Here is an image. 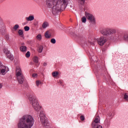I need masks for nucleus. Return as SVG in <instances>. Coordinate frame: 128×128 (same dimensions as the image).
<instances>
[{"label": "nucleus", "mask_w": 128, "mask_h": 128, "mask_svg": "<svg viewBox=\"0 0 128 128\" xmlns=\"http://www.w3.org/2000/svg\"><path fill=\"white\" fill-rule=\"evenodd\" d=\"M46 4L48 8H52V14L56 16L60 12V10H66L68 0H46Z\"/></svg>", "instance_id": "f257e3e1"}, {"label": "nucleus", "mask_w": 128, "mask_h": 128, "mask_svg": "<svg viewBox=\"0 0 128 128\" xmlns=\"http://www.w3.org/2000/svg\"><path fill=\"white\" fill-rule=\"evenodd\" d=\"M34 122L32 116L26 114L22 116L18 124V128H32Z\"/></svg>", "instance_id": "f03ea898"}, {"label": "nucleus", "mask_w": 128, "mask_h": 128, "mask_svg": "<svg viewBox=\"0 0 128 128\" xmlns=\"http://www.w3.org/2000/svg\"><path fill=\"white\" fill-rule=\"evenodd\" d=\"M28 99L30 104L32 106L33 108H34V110H35L37 112H40V110L42 109V107L38 104V102L36 98L34 96H33L32 95H30Z\"/></svg>", "instance_id": "7ed1b4c3"}, {"label": "nucleus", "mask_w": 128, "mask_h": 128, "mask_svg": "<svg viewBox=\"0 0 128 128\" xmlns=\"http://www.w3.org/2000/svg\"><path fill=\"white\" fill-rule=\"evenodd\" d=\"M100 33L103 36H112L116 32V30L115 29L110 28H102L100 30Z\"/></svg>", "instance_id": "20e7f679"}, {"label": "nucleus", "mask_w": 128, "mask_h": 128, "mask_svg": "<svg viewBox=\"0 0 128 128\" xmlns=\"http://www.w3.org/2000/svg\"><path fill=\"white\" fill-rule=\"evenodd\" d=\"M16 74L19 84H24V74H22V69L20 66L16 67Z\"/></svg>", "instance_id": "39448f33"}, {"label": "nucleus", "mask_w": 128, "mask_h": 128, "mask_svg": "<svg viewBox=\"0 0 128 128\" xmlns=\"http://www.w3.org/2000/svg\"><path fill=\"white\" fill-rule=\"evenodd\" d=\"M40 122L42 126H48L49 124L48 122V120H46V115H44V111L40 112Z\"/></svg>", "instance_id": "423d86ee"}, {"label": "nucleus", "mask_w": 128, "mask_h": 128, "mask_svg": "<svg viewBox=\"0 0 128 128\" xmlns=\"http://www.w3.org/2000/svg\"><path fill=\"white\" fill-rule=\"evenodd\" d=\"M85 16L87 20H88L90 24H96V18L94 15H92L90 13L85 12Z\"/></svg>", "instance_id": "0eeeda50"}, {"label": "nucleus", "mask_w": 128, "mask_h": 128, "mask_svg": "<svg viewBox=\"0 0 128 128\" xmlns=\"http://www.w3.org/2000/svg\"><path fill=\"white\" fill-rule=\"evenodd\" d=\"M8 71V68L4 66L2 62H0V74L3 75L6 74Z\"/></svg>", "instance_id": "6e6552de"}, {"label": "nucleus", "mask_w": 128, "mask_h": 128, "mask_svg": "<svg viewBox=\"0 0 128 128\" xmlns=\"http://www.w3.org/2000/svg\"><path fill=\"white\" fill-rule=\"evenodd\" d=\"M97 42H98V44L100 46H104V44L105 42H108V38H106L104 36H101L97 38Z\"/></svg>", "instance_id": "1a4fd4ad"}, {"label": "nucleus", "mask_w": 128, "mask_h": 128, "mask_svg": "<svg viewBox=\"0 0 128 128\" xmlns=\"http://www.w3.org/2000/svg\"><path fill=\"white\" fill-rule=\"evenodd\" d=\"M0 32L2 34H4L6 32V27L4 24V22H2V20L0 18Z\"/></svg>", "instance_id": "9d476101"}, {"label": "nucleus", "mask_w": 128, "mask_h": 128, "mask_svg": "<svg viewBox=\"0 0 128 128\" xmlns=\"http://www.w3.org/2000/svg\"><path fill=\"white\" fill-rule=\"evenodd\" d=\"M96 124H100V118L98 116H96L92 122V126Z\"/></svg>", "instance_id": "9b49d317"}, {"label": "nucleus", "mask_w": 128, "mask_h": 128, "mask_svg": "<svg viewBox=\"0 0 128 128\" xmlns=\"http://www.w3.org/2000/svg\"><path fill=\"white\" fill-rule=\"evenodd\" d=\"M44 36L46 38H50L52 37V32L50 30H48L45 32Z\"/></svg>", "instance_id": "f8f14e48"}, {"label": "nucleus", "mask_w": 128, "mask_h": 128, "mask_svg": "<svg viewBox=\"0 0 128 128\" xmlns=\"http://www.w3.org/2000/svg\"><path fill=\"white\" fill-rule=\"evenodd\" d=\"M122 38V34L120 32H118L116 34L115 37H114V38L116 40H120Z\"/></svg>", "instance_id": "ddd939ff"}, {"label": "nucleus", "mask_w": 128, "mask_h": 128, "mask_svg": "<svg viewBox=\"0 0 128 128\" xmlns=\"http://www.w3.org/2000/svg\"><path fill=\"white\" fill-rule=\"evenodd\" d=\"M27 48H26V46H20V50L22 52H26Z\"/></svg>", "instance_id": "4468645a"}, {"label": "nucleus", "mask_w": 128, "mask_h": 128, "mask_svg": "<svg viewBox=\"0 0 128 128\" xmlns=\"http://www.w3.org/2000/svg\"><path fill=\"white\" fill-rule=\"evenodd\" d=\"M34 20V16H30L26 18V20L28 22H32V20Z\"/></svg>", "instance_id": "2eb2a0df"}, {"label": "nucleus", "mask_w": 128, "mask_h": 128, "mask_svg": "<svg viewBox=\"0 0 128 128\" xmlns=\"http://www.w3.org/2000/svg\"><path fill=\"white\" fill-rule=\"evenodd\" d=\"M48 26V22H45L42 24V28H46Z\"/></svg>", "instance_id": "dca6fc26"}, {"label": "nucleus", "mask_w": 128, "mask_h": 128, "mask_svg": "<svg viewBox=\"0 0 128 128\" xmlns=\"http://www.w3.org/2000/svg\"><path fill=\"white\" fill-rule=\"evenodd\" d=\"M8 58H9V60H14V56H12V54H11L10 53L8 54L7 56H6Z\"/></svg>", "instance_id": "f3484780"}, {"label": "nucleus", "mask_w": 128, "mask_h": 128, "mask_svg": "<svg viewBox=\"0 0 128 128\" xmlns=\"http://www.w3.org/2000/svg\"><path fill=\"white\" fill-rule=\"evenodd\" d=\"M124 99L126 102H128V93H124Z\"/></svg>", "instance_id": "a211bd4d"}, {"label": "nucleus", "mask_w": 128, "mask_h": 128, "mask_svg": "<svg viewBox=\"0 0 128 128\" xmlns=\"http://www.w3.org/2000/svg\"><path fill=\"white\" fill-rule=\"evenodd\" d=\"M93 128H102V126L100 124H97L96 125H92Z\"/></svg>", "instance_id": "6ab92c4d"}, {"label": "nucleus", "mask_w": 128, "mask_h": 128, "mask_svg": "<svg viewBox=\"0 0 128 128\" xmlns=\"http://www.w3.org/2000/svg\"><path fill=\"white\" fill-rule=\"evenodd\" d=\"M42 50H44V46H40L38 50V52H42Z\"/></svg>", "instance_id": "aec40b11"}, {"label": "nucleus", "mask_w": 128, "mask_h": 128, "mask_svg": "<svg viewBox=\"0 0 128 128\" xmlns=\"http://www.w3.org/2000/svg\"><path fill=\"white\" fill-rule=\"evenodd\" d=\"M52 76L54 78L56 76H58V72H52Z\"/></svg>", "instance_id": "412c9836"}, {"label": "nucleus", "mask_w": 128, "mask_h": 128, "mask_svg": "<svg viewBox=\"0 0 128 128\" xmlns=\"http://www.w3.org/2000/svg\"><path fill=\"white\" fill-rule=\"evenodd\" d=\"M86 2V0H78V3L82 6H84Z\"/></svg>", "instance_id": "4be33fe9"}, {"label": "nucleus", "mask_w": 128, "mask_h": 128, "mask_svg": "<svg viewBox=\"0 0 128 128\" xmlns=\"http://www.w3.org/2000/svg\"><path fill=\"white\" fill-rule=\"evenodd\" d=\"M34 62L38 64V56H34L33 58Z\"/></svg>", "instance_id": "5701e85b"}, {"label": "nucleus", "mask_w": 128, "mask_h": 128, "mask_svg": "<svg viewBox=\"0 0 128 128\" xmlns=\"http://www.w3.org/2000/svg\"><path fill=\"white\" fill-rule=\"evenodd\" d=\"M82 22L86 24V16L82 17Z\"/></svg>", "instance_id": "b1692460"}, {"label": "nucleus", "mask_w": 128, "mask_h": 128, "mask_svg": "<svg viewBox=\"0 0 128 128\" xmlns=\"http://www.w3.org/2000/svg\"><path fill=\"white\" fill-rule=\"evenodd\" d=\"M19 36H22V34H24V32L22 30H19L18 32Z\"/></svg>", "instance_id": "393cba45"}, {"label": "nucleus", "mask_w": 128, "mask_h": 128, "mask_svg": "<svg viewBox=\"0 0 128 128\" xmlns=\"http://www.w3.org/2000/svg\"><path fill=\"white\" fill-rule=\"evenodd\" d=\"M36 38L38 40H42V35L40 34H38Z\"/></svg>", "instance_id": "a878e982"}, {"label": "nucleus", "mask_w": 128, "mask_h": 128, "mask_svg": "<svg viewBox=\"0 0 128 128\" xmlns=\"http://www.w3.org/2000/svg\"><path fill=\"white\" fill-rule=\"evenodd\" d=\"M4 54H6V56H8V54H10V51H8V49H4Z\"/></svg>", "instance_id": "bb28decb"}, {"label": "nucleus", "mask_w": 128, "mask_h": 128, "mask_svg": "<svg viewBox=\"0 0 128 128\" xmlns=\"http://www.w3.org/2000/svg\"><path fill=\"white\" fill-rule=\"evenodd\" d=\"M124 40H126L127 42H128V34L124 35Z\"/></svg>", "instance_id": "cd10ccee"}, {"label": "nucleus", "mask_w": 128, "mask_h": 128, "mask_svg": "<svg viewBox=\"0 0 128 128\" xmlns=\"http://www.w3.org/2000/svg\"><path fill=\"white\" fill-rule=\"evenodd\" d=\"M42 84V82L40 80H36V86H38Z\"/></svg>", "instance_id": "c85d7f7f"}, {"label": "nucleus", "mask_w": 128, "mask_h": 128, "mask_svg": "<svg viewBox=\"0 0 128 128\" xmlns=\"http://www.w3.org/2000/svg\"><path fill=\"white\" fill-rule=\"evenodd\" d=\"M90 56L91 57V60H93V62H96V60L94 59V54L92 53H90Z\"/></svg>", "instance_id": "c756f323"}, {"label": "nucleus", "mask_w": 128, "mask_h": 128, "mask_svg": "<svg viewBox=\"0 0 128 128\" xmlns=\"http://www.w3.org/2000/svg\"><path fill=\"white\" fill-rule=\"evenodd\" d=\"M104 124H106V126H110V120L106 119L104 121Z\"/></svg>", "instance_id": "7c9ffc66"}, {"label": "nucleus", "mask_w": 128, "mask_h": 128, "mask_svg": "<svg viewBox=\"0 0 128 128\" xmlns=\"http://www.w3.org/2000/svg\"><path fill=\"white\" fill-rule=\"evenodd\" d=\"M24 30L25 32H28V30H30V27L28 26H26L24 27Z\"/></svg>", "instance_id": "2f4dec72"}, {"label": "nucleus", "mask_w": 128, "mask_h": 128, "mask_svg": "<svg viewBox=\"0 0 128 128\" xmlns=\"http://www.w3.org/2000/svg\"><path fill=\"white\" fill-rule=\"evenodd\" d=\"M18 28H20V26H18V24H16L14 27V30H18Z\"/></svg>", "instance_id": "473e14b6"}, {"label": "nucleus", "mask_w": 128, "mask_h": 128, "mask_svg": "<svg viewBox=\"0 0 128 128\" xmlns=\"http://www.w3.org/2000/svg\"><path fill=\"white\" fill-rule=\"evenodd\" d=\"M50 42L52 44H56V39L53 38L50 40Z\"/></svg>", "instance_id": "72a5a7b5"}, {"label": "nucleus", "mask_w": 128, "mask_h": 128, "mask_svg": "<svg viewBox=\"0 0 128 128\" xmlns=\"http://www.w3.org/2000/svg\"><path fill=\"white\" fill-rule=\"evenodd\" d=\"M26 58H30V51H28L26 54Z\"/></svg>", "instance_id": "f704fd0d"}, {"label": "nucleus", "mask_w": 128, "mask_h": 128, "mask_svg": "<svg viewBox=\"0 0 128 128\" xmlns=\"http://www.w3.org/2000/svg\"><path fill=\"white\" fill-rule=\"evenodd\" d=\"M6 40H10V36H8V34H6Z\"/></svg>", "instance_id": "c9c22d12"}, {"label": "nucleus", "mask_w": 128, "mask_h": 128, "mask_svg": "<svg viewBox=\"0 0 128 128\" xmlns=\"http://www.w3.org/2000/svg\"><path fill=\"white\" fill-rule=\"evenodd\" d=\"M32 78H37L38 77V74H34L32 75Z\"/></svg>", "instance_id": "e433bc0d"}, {"label": "nucleus", "mask_w": 128, "mask_h": 128, "mask_svg": "<svg viewBox=\"0 0 128 128\" xmlns=\"http://www.w3.org/2000/svg\"><path fill=\"white\" fill-rule=\"evenodd\" d=\"M80 119L81 120H84V116H80Z\"/></svg>", "instance_id": "4c0bfd02"}, {"label": "nucleus", "mask_w": 128, "mask_h": 128, "mask_svg": "<svg viewBox=\"0 0 128 128\" xmlns=\"http://www.w3.org/2000/svg\"><path fill=\"white\" fill-rule=\"evenodd\" d=\"M108 116H112V112H109L108 114Z\"/></svg>", "instance_id": "58836bf2"}, {"label": "nucleus", "mask_w": 128, "mask_h": 128, "mask_svg": "<svg viewBox=\"0 0 128 128\" xmlns=\"http://www.w3.org/2000/svg\"><path fill=\"white\" fill-rule=\"evenodd\" d=\"M102 52H106V48L105 47L102 48Z\"/></svg>", "instance_id": "ea45409f"}, {"label": "nucleus", "mask_w": 128, "mask_h": 128, "mask_svg": "<svg viewBox=\"0 0 128 128\" xmlns=\"http://www.w3.org/2000/svg\"><path fill=\"white\" fill-rule=\"evenodd\" d=\"M58 83L60 84H62V80H60Z\"/></svg>", "instance_id": "a19ab883"}, {"label": "nucleus", "mask_w": 128, "mask_h": 128, "mask_svg": "<svg viewBox=\"0 0 128 128\" xmlns=\"http://www.w3.org/2000/svg\"><path fill=\"white\" fill-rule=\"evenodd\" d=\"M34 25L35 26H38V23H34Z\"/></svg>", "instance_id": "79ce46f5"}, {"label": "nucleus", "mask_w": 128, "mask_h": 128, "mask_svg": "<svg viewBox=\"0 0 128 128\" xmlns=\"http://www.w3.org/2000/svg\"><path fill=\"white\" fill-rule=\"evenodd\" d=\"M2 88V85L0 84V88Z\"/></svg>", "instance_id": "37998d69"}, {"label": "nucleus", "mask_w": 128, "mask_h": 128, "mask_svg": "<svg viewBox=\"0 0 128 128\" xmlns=\"http://www.w3.org/2000/svg\"><path fill=\"white\" fill-rule=\"evenodd\" d=\"M43 66H46V63H44Z\"/></svg>", "instance_id": "c03bdc74"}, {"label": "nucleus", "mask_w": 128, "mask_h": 128, "mask_svg": "<svg viewBox=\"0 0 128 128\" xmlns=\"http://www.w3.org/2000/svg\"><path fill=\"white\" fill-rule=\"evenodd\" d=\"M90 44H94V43L90 42Z\"/></svg>", "instance_id": "a18cd8bd"}]
</instances>
